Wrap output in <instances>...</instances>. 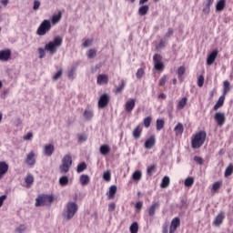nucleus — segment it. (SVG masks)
Here are the masks:
<instances>
[{
	"mask_svg": "<svg viewBox=\"0 0 233 233\" xmlns=\"http://www.w3.org/2000/svg\"><path fill=\"white\" fill-rule=\"evenodd\" d=\"M207 141V131L200 130L191 137V147L194 149L201 148Z\"/></svg>",
	"mask_w": 233,
	"mask_h": 233,
	"instance_id": "obj_1",
	"label": "nucleus"
},
{
	"mask_svg": "<svg viewBox=\"0 0 233 233\" xmlns=\"http://www.w3.org/2000/svg\"><path fill=\"white\" fill-rule=\"evenodd\" d=\"M77 210H79V206L76 202H68L63 213L64 221H70L77 214Z\"/></svg>",
	"mask_w": 233,
	"mask_h": 233,
	"instance_id": "obj_2",
	"label": "nucleus"
},
{
	"mask_svg": "<svg viewBox=\"0 0 233 233\" xmlns=\"http://www.w3.org/2000/svg\"><path fill=\"white\" fill-rule=\"evenodd\" d=\"M54 202V196L50 195H39L35 198V207H50Z\"/></svg>",
	"mask_w": 233,
	"mask_h": 233,
	"instance_id": "obj_3",
	"label": "nucleus"
},
{
	"mask_svg": "<svg viewBox=\"0 0 233 233\" xmlns=\"http://www.w3.org/2000/svg\"><path fill=\"white\" fill-rule=\"evenodd\" d=\"M57 46H59V36H56L54 41L48 42L45 46V50L49 56H54L57 52Z\"/></svg>",
	"mask_w": 233,
	"mask_h": 233,
	"instance_id": "obj_4",
	"label": "nucleus"
},
{
	"mask_svg": "<svg viewBox=\"0 0 233 233\" xmlns=\"http://www.w3.org/2000/svg\"><path fill=\"white\" fill-rule=\"evenodd\" d=\"M51 29H52V24L50 23V20H44L38 26L36 30V35H46V34H48V31Z\"/></svg>",
	"mask_w": 233,
	"mask_h": 233,
	"instance_id": "obj_5",
	"label": "nucleus"
},
{
	"mask_svg": "<svg viewBox=\"0 0 233 233\" xmlns=\"http://www.w3.org/2000/svg\"><path fill=\"white\" fill-rule=\"evenodd\" d=\"M154 68L158 72H163L165 70V63L163 62V56L159 54H155L153 56Z\"/></svg>",
	"mask_w": 233,
	"mask_h": 233,
	"instance_id": "obj_6",
	"label": "nucleus"
},
{
	"mask_svg": "<svg viewBox=\"0 0 233 233\" xmlns=\"http://www.w3.org/2000/svg\"><path fill=\"white\" fill-rule=\"evenodd\" d=\"M70 167H72V157H70L69 155H66L62 159V166L60 167V170L64 174H66V172L70 170Z\"/></svg>",
	"mask_w": 233,
	"mask_h": 233,
	"instance_id": "obj_7",
	"label": "nucleus"
},
{
	"mask_svg": "<svg viewBox=\"0 0 233 233\" xmlns=\"http://www.w3.org/2000/svg\"><path fill=\"white\" fill-rule=\"evenodd\" d=\"M108 103H110V96L103 94L98 100V108H106Z\"/></svg>",
	"mask_w": 233,
	"mask_h": 233,
	"instance_id": "obj_8",
	"label": "nucleus"
},
{
	"mask_svg": "<svg viewBox=\"0 0 233 233\" xmlns=\"http://www.w3.org/2000/svg\"><path fill=\"white\" fill-rule=\"evenodd\" d=\"M35 153L34 151L29 152L25 157V163L31 168L35 166Z\"/></svg>",
	"mask_w": 233,
	"mask_h": 233,
	"instance_id": "obj_9",
	"label": "nucleus"
},
{
	"mask_svg": "<svg viewBox=\"0 0 233 233\" xmlns=\"http://www.w3.org/2000/svg\"><path fill=\"white\" fill-rule=\"evenodd\" d=\"M181 225V219L177 217L174 218L171 220V224L169 227V233H176V230H177V228Z\"/></svg>",
	"mask_w": 233,
	"mask_h": 233,
	"instance_id": "obj_10",
	"label": "nucleus"
},
{
	"mask_svg": "<svg viewBox=\"0 0 233 233\" xmlns=\"http://www.w3.org/2000/svg\"><path fill=\"white\" fill-rule=\"evenodd\" d=\"M214 119L215 121H217L218 127H223L225 125V122L227 121V118L225 117V113L221 112L216 113Z\"/></svg>",
	"mask_w": 233,
	"mask_h": 233,
	"instance_id": "obj_11",
	"label": "nucleus"
},
{
	"mask_svg": "<svg viewBox=\"0 0 233 233\" xmlns=\"http://www.w3.org/2000/svg\"><path fill=\"white\" fill-rule=\"evenodd\" d=\"M12 57V50H0V61L6 63Z\"/></svg>",
	"mask_w": 233,
	"mask_h": 233,
	"instance_id": "obj_12",
	"label": "nucleus"
},
{
	"mask_svg": "<svg viewBox=\"0 0 233 233\" xmlns=\"http://www.w3.org/2000/svg\"><path fill=\"white\" fill-rule=\"evenodd\" d=\"M161 207L159 201L153 202L152 205L147 208V214L149 218H154L156 216V210Z\"/></svg>",
	"mask_w": 233,
	"mask_h": 233,
	"instance_id": "obj_13",
	"label": "nucleus"
},
{
	"mask_svg": "<svg viewBox=\"0 0 233 233\" xmlns=\"http://www.w3.org/2000/svg\"><path fill=\"white\" fill-rule=\"evenodd\" d=\"M223 221H225V213L220 211L213 220V225L215 227H221V225H223Z\"/></svg>",
	"mask_w": 233,
	"mask_h": 233,
	"instance_id": "obj_14",
	"label": "nucleus"
},
{
	"mask_svg": "<svg viewBox=\"0 0 233 233\" xmlns=\"http://www.w3.org/2000/svg\"><path fill=\"white\" fill-rule=\"evenodd\" d=\"M145 148L147 150H150L156 147V137L151 136L149 138H147L144 144Z\"/></svg>",
	"mask_w": 233,
	"mask_h": 233,
	"instance_id": "obj_15",
	"label": "nucleus"
},
{
	"mask_svg": "<svg viewBox=\"0 0 233 233\" xmlns=\"http://www.w3.org/2000/svg\"><path fill=\"white\" fill-rule=\"evenodd\" d=\"M8 168H9L8 163L5 161H0V179H3L5 175L8 173Z\"/></svg>",
	"mask_w": 233,
	"mask_h": 233,
	"instance_id": "obj_16",
	"label": "nucleus"
},
{
	"mask_svg": "<svg viewBox=\"0 0 233 233\" xmlns=\"http://www.w3.org/2000/svg\"><path fill=\"white\" fill-rule=\"evenodd\" d=\"M136 107V99H129L126 102L125 110L126 112H132Z\"/></svg>",
	"mask_w": 233,
	"mask_h": 233,
	"instance_id": "obj_17",
	"label": "nucleus"
},
{
	"mask_svg": "<svg viewBox=\"0 0 233 233\" xmlns=\"http://www.w3.org/2000/svg\"><path fill=\"white\" fill-rule=\"evenodd\" d=\"M217 57H218V50H213L207 58V65H208L209 66L211 65H214V61H216Z\"/></svg>",
	"mask_w": 233,
	"mask_h": 233,
	"instance_id": "obj_18",
	"label": "nucleus"
},
{
	"mask_svg": "<svg viewBox=\"0 0 233 233\" xmlns=\"http://www.w3.org/2000/svg\"><path fill=\"white\" fill-rule=\"evenodd\" d=\"M54 150H55V147H54V145L52 144H47L44 147V154L45 156H47L49 157L54 154Z\"/></svg>",
	"mask_w": 233,
	"mask_h": 233,
	"instance_id": "obj_19",
	"label": "nucleus"
},
{
	"mask_svg": "<svg viewBox=\"0 0 233 233\" xmlns=\"http://www.w3.org/2000/svg\"><path fill=\"white\" fill-rule=\"evenodd\" d=\"M117 193V186L113 185L109 187V191L106 193L108 199H114L116 194Z\"/></svg>",
	"mask_w": 233,
	"mask_h": 233,
	"instance_id": "obj_20",
	"label": "nucleus"
},
{
	"mask_svg": "<svg viewBox=\"0 0 233 233\" xmlns=\"http://www.w3.org/2000/svg\"><path fill=\"white\" fill-rule=\"evenodd\" d=\"M141 134H143V127L141 125H138L133 130V137L135 139H139V137H141Z\"/></svg>",
	"mask_w": 233,
	"mask_h": 233,
	"instance_id": "obj_21",
	"label": "nucleus"
},
{
	"mask_svg": "<svg viewBox=\"0 0 233 233\" xmlns=\"http://www.w3.org/2000/svg\"><path fill=\"white\" fill-rule=\"evenodd\" d=\"M97 85H108V76L98 75L96 78Z\"/></svg>",
	"mask_w": 233,
	"mask_h": 233,
	"instance_id": "obj_22",
	"label": "nucleus"
},
{
	"mask_svg": "<svg viewBox=\"0 0 233 233\" xmlns=\"http://www.w3.org/2000/svg\"><path fill=\"white\" fill-rule=\"evenodd\" d=\"M227 6V0H218L216 5L217 12H223Z\"/></svg>",
	"mask_w": 233,
	"mask_h": 233,
	"instance_id": "obj_23",
	"label": "nucleus"
},
{
	"mask_svg": "<svg viewBox=\"0 0 233 233\" xmlns=\"http://www.w3.org/2000/svg\"><path fill=\"white\" fill-rule=\"evenodd\" d=\"M174 132L176 136H183V132H185V127L181 123H177L174 127Z\"/></svg>",
	"mask_w": 233,
	"mask_h": 233,
	"instance_id": "obj_24",
	"label": "nucleus"
},
{
	"mask_svg": "<svg viewBox=\"0 0 233 233\" xmlns=\"http://www.w3.org/2000/svg\"><path fill=\"white\" fill-rule=\"evenodd\" d=\"M223 105H225V96L224 95L219 96L218 102L216 103V105L213 107V110H215V111L219 110V108H221V106H223Z\"/></svg>",
	"mask_w": 233,
	"mask_h": 233,
	"instance_id": "obj_25",
	"label": "nucleus"
},
{
	"mask_svg": "<svg viewBox=\"0 0 233 233\" xmlns=\"http://www.w3.org/2000/svg\"><path fill=\"white\" fill-rule=\"evenodd\" d=\"M83 116L86 121H90L94 117V111L90 108H86Z\"/></svg>",
	"mask_w": 233,
	"mask_h": 233,
	"instance_id": "obj_26",
	"label": "nucleus"
},
{
	"mask_svg": "<svg viewBox=\"0 0 233 233\" xmlns=\"http://www.w3.org/2000/svg\"><path fill=\"white\" fill-rule=\"evenodd\" d=\"M214 5V0H206V4L203 8L204 14H210V6Z\"/></svg>",
	"mask_w": 233,
	"mask_h": 233,
	"instance_id": "obj_27",
	"label": "nucleus"
},
{
	"mask_svg": "<svg viewBox=\"0 0 233 233\" xmlns=\"http://www.w3.org/2000/svg\"><path fill=\"white\" fill-rule=\"evenodd\" d=\"M100 154L102 156H107V154H110V146L105 144L100 147Z\"/></svg>",
	"mask_w": 233,
	"mask_h": 233,
	"instance_id": "obj_28",
	"label": "nucleus"
},
{
	"mask_svg": "<svg viewBox=\"0 0 233 233\" xmlns=\"http://www.w3.org/2000/svg\"><path fill=\"white\" fill-rule=\"evenodd\" d=\"M187 103H188V98L183 97L180 101H178L177 108L178 110H183L185 108V106H187Z\"/></svg>",
	"mask_w": 233,
	"mask_h": 233,
	"instance_id": "obj_29",
	"label": "nucleus"
},
{
	"mask_svg": "<svg viewBox=\"0 0 233 233\" xmlns=\"http://www.w3.org/2000/svg\"><path fill=\"white\" fill-rule=\"evenodd\" d=\"M170 186V177L167 176L164 177L160 184L161 188H168Z\"/></svg>",
	"mask_w": 233,
	"mask_h": 233,
	"instance_id": "obj_30",
	"label": "nucleus"
},
{
	"mask_svg": "<svg viewBox=\"0 0 233 233\" xmlns=\"http://www.w3.org/2000/svg\"><path fill=\"white\" fill-rule=\"evenodd\" d=\"M149 9H150V7H148V5H142L138 8V15H147V14H148Z\"/></svg>",
	"mask_w": 233,
	"mask_h": 233,
	"instance_id": "obj_31",
	"label": "nucleus"
},
{
	"mask_svg": "<svg viewBox=\"0 0 233 233\" xmlns=\"http://www.w3.org/2000/svg\"><path fill=\"white\" fill-rule=\"evenodd\" d=\"M230 90V82H228V80H225L223 82V95L222 96H227V94L228 93V91Z\"/></svg>",
	"mask_w": 233,
	"mask_h": 233,
	"instance_id": "obj_32",
	"label": "nucleus"
},
{
	"mask_svg": "<svg viewBox=\"0 0 233 233\" xmlns=\"http://www.w3.org/2000/svg\"><path fill=\"white\" fill-rule=\"evenodd\" d=\"M80 183L83 187L88 185L90 183V177L88 175H82L80 177Z\"/></svg>",
	"mask_w": 233,
	"mask_h": 233,
	"instance_id": "obj_33",
	"label": "nucleus"
},
{
	"mask_svg": "<svg viewBox=\"0 0 233 233\" xmlns=\"http://www.w3.org/2000/svg\"><path fill=\"white\" fill-rule=\"evenodd\" d=\"M132 177L134 181H141V177H143V173H141V171L139 170H137L133 173Z\"/></svg>",
	"mask_w": 233,
	"mask_h": 233,
	"instance_id": "obj_34",
	"label": "nucleus"
},
{
	"mask_svg": "<svg viewBox=\"0 0 233 233\" xmlns=\"http://www.w3.org/2000/svg\"><path fill=\"white\" fill-rule=\"evenodd\" d=\"M70 183V180L68 179V177L64 176L59 178V185L60 187H66Z\"/></svg>",
	"mask_w": 233,
	"mask_h": 233,
	"instance_id": "obj_35",
	"label": "nucleus"
},
{
	"mask_svg": "<svg viewBox=\"0 0 233 233\" xmlns=\"http://www.w3.org/2000/svg\"><path fill=\"white\" fill-rule=\"evenodd\" d=\"M222 185H223V181H217V182H215V183L212 185L211 190H212L213 192H218V190H219V189L221 188Z\"/></svg>",
	"mask_w": 233,
	"mask_h": 233,
	"instance_id": "obj_36",
	"label": "nucleus"
},
{
	"mask_svg": "<svg viewBox=\"0 0 233 233\" xmlns=\"http://www.w3.org/2000/svg\"><path fill=\"white\" fill-rule=\"evenodd\" d=\"M131 233H137L139 231V224L133 222L129 228Z\"/></svg>",
	"mask_w": 233,
	"mask_h": 233,
	"instance_id": "obj_37",
	"label": "nucleus"
},
{
	"mask_svg": "<svg viewBox=\"0 0 233 233\" xmlns=\"http://www.w3.org/2000/svg\"><path fill=\"white\" fill-rule=\"evenodd\" d=\"M25 183L27 188H30V187H32V185L34 184V176L27 175V177H25Z\"/></svg>",
	"mask_w": 233,
	"mask_h": 233,
	"instance_id": "obj_38",
	"label": "nucleus"
},
{
	"mask_svg": "<svg viewBox=\"0 0 233 233\" xmlns=\"http://www.w3.org/2000/svg\"><path fill=\"white\" fill-rule=\"evenodd\" d=\"M233 174V165L229 164L225 170L224 176L225 177H228V176H232Z\"/></svg>",
	"mask_w": 233,
	"mask_h": 233,
	"instance_id": "obj_39",
	"label": "nucleus"
},
{
	"mask_svg": "<svg viewBox=\"0 0 233 233\" xmlns=\"http://www.w3.org/2000/svg\"><path fill=\"white\" fill-rule=\"evenodd\" d=\"M165 128V120L164 119H157V130H163Z\"/></svg>",
	"mask_w": 233,
	"mask_h": 233,
	"instance_id": "obj_40",
	"label": "nucleus"
},
{
	"mask_svg": "<svg viewBox=\"0 0 233 233\" xmlns=\"http://www.w3.org/2000/svg\"><path fill=\"white\" fill-rule=\"evenodd\" d=\"M157 167V166L156 164H153V165L147 167V176L151 177L152 174H154V172H156Z\"/></svg>",
	"mask_w": 233,
	"mask_h": 233,
	"instance_id": "obj_41",
	"label": "nucleus"
},
{
	"mask_svg": "<svg viewBox=\"0 0 233 233\" xmlns=\"http://www.w3.org/2000/svg\"><path fill=\"white\" fill-rule=\"evenodd\" d=\"M184 185H185V187H187L188 188H190V187H192V185H194V177H188L187 178H186Z\"/></svg>",
	"mask_w": 233,
	"mask_h": 233,
	"instance_id": "obj_42",
	"label": "nucleus"
},
{
	"mask_svg": "<svg viewBox=\"0 0 233 233\" xmlns=\"http://www.w3.org/2000/svg\"><path fill=\"white\" fill-rule=\"evenodd\" d=\"M144 127L146 128H149L150 127V125L152 124V116H147L146 118H144Z\"/></svg>",
	"mask_w": 233,
	"mask_h": 233,
	"instance_id": "obj_43",
	"label": "nucleus"
},
{
	"mask_svg": "<svg viewBox=\"0 0 233 233\" xmlns=\"http://www.w3.org/2000/svg\"><path fill=\"white\" fill-rule=\"evenodd\" d=\"M168 79V76L164 75L159 80H158V85L160 86H165L167 85V81Z\"/></svg>",
	"mask_w": 233,
	"mask_h": 233,
	"instance_id": "obj_44",
	"label": "nucleus"
},
{
	"mask_svg": "<svg viewBox=\"0 0 233 233\" xmlns=\"http://www.w3.org/2000/svg\"><path fill=\"white\" fill-rule=\"evenodd\" d=\"M97 54V51H96V49H89L86 56L88 57V59H94V57H96Z\"/></svg>",
	"mask_w": 233,
	"mask_h": 233,
	"instance_id": "obj_45",
	"label": "nucleus"
},
{
	"mask_svg": "<svg viewBox=\"0 0 233 233\" xmlns=\"http://www.w3.org/2000/svg\"><path fill=\"white\" fill-rule=\"evenodd\" d=\"M38 55H39V59H44V57H46V50H45V48H43V47H39Z\"/></svg>",
	"mask_w": 233,
	"mask_h": 233,
	"instance_id": "obj_46",
	"label": "nucleus"
},
{
	"mask_svg": "<svg viewBox=\"0 0 233 233\" xmlns=\"http://www.w3.org/2000/svg\"><path fill=\"white\" fill-rule=\"evenodd\" d=\"M77 172L78 173H81V172H83L84 170H86V163H85V162H82L81 164H79L78 166H77Z\"/></svg>",
	"mask_w": 233,
	"mask_h": 233,
	"instance_id": "obj_47",
	"label": "nucleus"
},
{
	"mask_svg": "<svg viewBox=\"0 0 233 233\" xmlns=\"http://www.w3.org/2000/svg\"><path fill=\"white\" fill-rule=\"evenodd\" d=\"M123 90H125V81L124 80H122L121 85L118 87H116V94H121L123 92Z\"/></svg>",
	"mask_w": 233,
	"mask_h": 233,
	"instance_id": "obj_48",
	"label": "nucleus"
},
{
	"mask_svg": "<svg viewBox=\"0 0 233 233\" xmlns=\"http://www.w3.org/2000/svg\"><path fill=\"white\" fill-rule=\"evenodd\" d=\"M203 85H205V76H203L202 75L198 76V86H199V88L203 87Z\"/></svg>",
	"mask_w": 233,
	"mask_h": 233,
	"instance_id": "obj_49",
	"label": "nucleus"
},
{
	"mask_svg": "<svg viewBox=\"0 0 233 233\" xmlns=\"http://www.w3.org/2000/svg\"><path fill=\"white\" fill-rule=\"evenodd\" d=\"M103 179H105V181H110V179H112V174L110 173V171H106L103 175Z\"/></svg>",
	"mask_w": 233,
	"mask_h": 233,
	"instance_id": "obj_50",
	"label": "nucleus"
},
{
	"mask_svg": "<svg viewBox=\"0 0 233 233\" xmlns=\"http://www.w3.org/2000/svg\"><path fill=\"white\" fill-rule=\"evenodd\" d=\"M86 139H88V136H86L85 134H81L78 136V143H85V141H86Z\"/></svg>",
	"mask_w": 233,
	"mask_h": 233,
	"instance_id": "obj_51",
	"label": "nucleus"
},
{
	"mask_svg": "<svg viewBox=\"0 0 233 233\" xmlns=\"http://www.w3.org/2000/svg\"><path fill=\"white\" fill-rule=\"evenodd\" d=\"M143 76H145V70L143 68L137 69V79H141V77H143Z\"/></svg>",
	"mask_w": 233,
	"mask_h": 233,
	"instance_id": "obj_52",
	"label": "nucleus"
},
{
	"mask_svg": "<svg viewBox=\"0 0 233 233\" xmlns=\"http://www.w3.org/2000/svg\"><path fill=\"white\" fill-rule=\"evenodd\" d=\"M185 72H186L185 66H182L178 67V69H177L178 77H181L185 74Z\"/></svg>",
	"mask_w": 233,
	"mask_h": 233,
	"instance_id": "obj_53",
	"label": "nucleus"
},
{
	"mask_svg": "<svg viewBox=\"0 0 233 233\" xmlns=\"http://www.w3.org/2000/svg\"><path fill=\"white\" fill-rule=\"evenodd\" d=\"M51 23L52 25H57L59 23V15H53Z\"/></svg>",
	"mask_w": 233,
	"mask_h": 233,
	"instance_id": "obj_54",
	"label": "nucleus"
},
{
	"mask_svg": "<svg viewBox=\"0 0 233 233\" xmlns=\"http://www.w3.org/2000/svg\"><path fill=\"white\" fill-rule=\"evenodd\" d=\"M39 6H41V2L35 0L33 4V10H39Z\"/></svg>",
	"mask_w": 233,
	"mask_h": 233,
	"instance_id": "obj_55",
	"label": "nucleus"
},
{
	"mask_svg": "<svg viewBox=\"0 0 233 233\" xmlns=\"http://www.w3.org/2000/svg\"><path fill=\"white\" fill-rule=\"evenodd\" d=\"M194 161L198 163V165H203V158L201 157L195 156Z\"/></svg>",
	"mask_w": 233,
	"mask_h": 233,
	"instance_id": "obj_56",
	"label": "nucleus"
},
{
	"mask_svg": "<svg viewBox=\"0 0 233 233\" xmlns=\"http://www.w3.org/2000/svg\"><path fill=\"white\" fill-rule=\"evenodd\" d=\"M32 137H34V134H32V132H28L25 136H24V140L30 141Z\"/></svg>",
	"mask_w": 233,
	"mask_h": 233,
	"instance_id": "obj_57",
	"label": "nucleus"
},
{
	"mask_svg": "<svg viewBox=\"0 0 233 233\" xmlns=\"http://www.w3.org/2000/svg\"><path fill=\"white\" fill-rule=\"evenodd\" d=\"M174 34V29H172V27H169L167 29V32L166 33V37H171Z\"/></svg>",
	"mask_w": 233,
	"mask_h": 233,
	"instance_id": "obj_58",
	"label": "nucleus"
},
{
	"mask_svg": "<svg viewBox=\"0 0 233 233\" xmlns=\"http://www.w3.org/2000/svg\"><path fill=\"white\" fill-rule=\"evenodd\" d=\"M90 45H92V39H86L84 43H83V46L85 48L90 46Z\"/></svg>",
	"mask_w": 233,
	"mask_h": 233,
	"instance_id": "obj_59",
	"label": "nucleus"
},
{
	"mask_svg": "<svg viewBox=\"0 0 233 233\" xmlns=\"http://www.w3.org/2000/svg\"><path fill=\"white\" fill-rule=\"evenodd\" d=\"M114 210H116V203H109L108 211L109 212H114Z\"/></svg>",
	"mask_w": 233,
	"mask_h": 233,
	"instance_id": "obj_60",
	"label": "nucleus"
},
{
	"mask_svg": "<svg viewBox=\"0 0 233 233\" xmlns=\"http://www.w3.org/2000/svg\"><path fill=\"white\" fill-rule=\"evenodd\" d=\"M162 233H168V224L167 223L163 224Z\"/></svg>",
	"mask_w": 233,
	"mask_h": 233,
	"instance_id": "obj_61",
	"label": "nucleus"
},
{
	"mask_svg": "<svg viewBox=\"0 0 233 233\" xmlns=\"http://www.w3.org/2000/svg\"><path fill=\"white\" fill-rule=\"evenodd\" d=\"M7 196L6 195H2L0 197V208L3 207V203H5V200L6 199Z\"/></svg>",
	"mask_w": 233,
	"mask_h": 233,
	"instance_id": "obj_62",
	"label": "nucleus"
},
{
	"mask_svg": "<svg viewBox=\"0 0 233 233\" xmlns=\"http://www.w3.org/2000/svg\"><path fill=\"white\" fill-rule=\"evenodd\" d=\"M135 207L137 210H141V208H143V202L141 201L137 202Z\"/></svg>",
	"mask_w": 233,
	"mask_h": 233,
	"instance_id": "obj_63",
	"label": "nucleus"
},
{
	"mask_svg": "<svg viewBox=\"0 0 233 233\" xmlns=\"http://www.w3.org/2000/svg\"><path fill=\"white\" fill-rule=\"evenodd\" d=\"M0 3L3 5V6H7L8 3H10V0H1Z\"/></svg>",
	"mask_w": 233,
	"mask_h": 233,
	"instance_id": "obj_64",
	"label": "nucleus"
}]
</instances>
